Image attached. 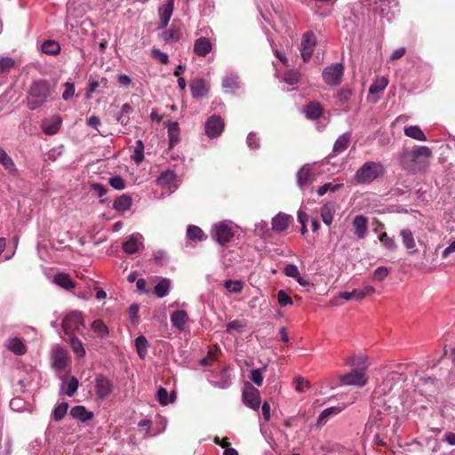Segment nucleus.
<instances>
[{
    "label": "nucleus",
    "instance_id": "nucleus-62",
    "mask_svg": "<svg viewBox=\"0 0 455 455\" xmlns=\"http://www.w3.org/2000/svg\"><path fill=\"white\" fill-rule=\"evenodd\" d=\"M64 87H65V90L62 93V99L67 101L74 97L76 89H75V84L70 82L65 83Z\"/></svg>",
    "mask_w": 455,
    "mask_h": 455
},
{
    "label": "nucleus",
    "instance_id": "nucleus-51",
    "mask_svg": "<svg viewBox=\"0 0 455 455\" xmlns=\"http://www.w3.org/2000/svg\"><path fill=\"white\" fill-rule=\"evenodd\" d=\"M132 158L136 164H140L144 161V144L141 140H138Z\"/></svg>",
    "mask_w": 455,
    "mask_h": 455
},
{
    "label": "nucleus",
    "instance_id": "nucleus-11",
    "mask_svg": "<svg viewBox=\"0 0 455 455\" xmlns=\"http://www.w3.org/2000/svg\"><path fill=\"white\" fill-rule=\"evenodd\" d=\"M314 181V175L312 173V170L310 165L305 164L303 165L297 172V184L300 190L303 192L309 190L313 191V188L311 187Z\"/></svg>",
    "mask_w": 455,
    "mask_h": 455
},
{
    "label": "nucleus",
    "instance_id": "nucleus-49",
    "mask_svg": "<svg viewBox=\"0 0 455 455\" xmlns=\"http://www.w3.org/2000/svg\"><path fill=\"white\" fill-rule=\"evenodd\" d=\"M70 347L73 350V352L78 356V357H84L86 355L85 348L84 347L83 342L76 337L71 336L70 341H69Z\"/></svg>",
    "mask_w": 455,
    "mask_h": 455
},
{
    "label": "nucleus",
    "instance_id": "nucleus-17",
    "mask_svg": "<svg viewBox=\"0 0 455 455\" xmlns=\"http://www.w3.org/2000/svg\"><path fill=\"white\" fill-rule=\"evenodd\" d=\"M174 9V0H166V3L159 7L158 9V15H159V21H158V28H164L173 12Z\"/></svg>",
    "mask_w": 455,
    "mask_h": 455
},
{
    "label": "nucleus",
    "instance_id": "nucleus-47",
    "mask_svg": "<svg viewBox=\"0 0 455 455\" xmlns=\"http://www.w3.org/2000/svg\"><path fill=\"white\" fill-rule=\"evenodd\" d=\"M170 286V281L166 278H162L155 286L154 292L158 298H164L168 295Z\"/></svg>",
    "mask_w": 455,
    "mask_h": 455
},
{
    "label": "nucleus",
    "instance_id": "nucleus-40",
    "mask_svg": "<svg viewBox=\"0 0 455 455\" xmlns=\"http://www.w3.org/2000/svg\"><path fill=\"white\" fill-rule=\"evenodd\" d=\"M388 84V78L387 76H379L373 80L369 87L371 94H377L383 92Z\"/></svg>",
    "mask_w": 455,
    "mask_h": 455
},
{
    "label": "nucleus",
    "instance_id": "nucleus-50",
    "mask_svg": "<svg viewBox=\"0 0 455 455\" xmlns=\"http://www.w3.org/2000/svg\"><path fill=\"white\" fill-rule=\"evenodd\" d=\"M93 331L100 338H105L108 335V327L100 319L94 320L91 325Z\"/></svg>",
    "mask_w": 455,
    "mask_h": 455
},
{
    "label": "nucleus",
    "instance_id": "nucleus-34",
    "mask_svg": "<svg viewBox=\"0 0 455 455\" xmlns=\"http://www.w3.org/2000/svg\"><path fill=\"white\" fill-rule=\"evenodd\" d=\"M304 113L308 119H317L323 114V108L319 102H309L304 108Z\"/></svg>",
    "mask_w": 455,
    "mask_h": 455
},
{
    "label": "nucleus",
    "instance_id": "nucleus-8",
    "mask_svg": "<svg viewBox=\"0 0 455 455\" xmlns=\"http://www.w3.org/2000/svg\"><path fill=\"white\" fill-rule=\"evenodd\" d=\"M243 402L248 407L254 411H258L260 406V395L259 391L251 386V384H246L242 394Z\"/></svg>",
    "mask_w": 455,
    "mask_h": 455
},
{
    "label": "nucleus",
    "instance_id": "nucleus-42",
    "mask_svg": "<svg viewBox=\"0 0 455 455\" xmlns=\"http://www.w3.org/2000/svg\"><path fill=\"white\" fill-rule=\"evenodd\" d=\"M176 180V174L172 171H166L163 172L156 180V182L162 188H170Z\"/></svg>",
    "mask_w": 455,
    "mask_h": 455
},
{
    "label": "nucleus",
    "instance_id": "nucleus-37",
    "mask_svg": "<svg viewBox=\"0 0 455 455\" xmlns=\"http://www.w3.org/2000/svg\"><path fill=\"white\" fill-rule=\"evenodd\" d=\"M6 347L10 351L19 355H24L27 351L25 344L19 338L10 339L7 342Z\"/></svg>",
    "mask_w": 455,
    "mask_h": 455
},
{
    "label": "nucleus",
    "instance_id": "nucleus-64",
    "mask_svg": "<svg viewBox=\"0 0 455 455\" xmlns=\"http://www.w3.org/2000/svg\"><path fill=\"white\" fill-rule=\"evenodd\" d=\"M389 270L386 267H379L373 272V279L378 282L383 281L388 275Z\"/></svg>",
    "mask_w": 455,
    "mask_h": 455
},
{
    "label": "nucleus",
    "instance_id": "nucleus-36",
    "mask_svg": "<svg viewBox=\"0 0 455 455\" xmlns=\"http://www.w3.org/2000/svg\"><path fill=\"white\" fill-rule=\"evenodd\" d=\"M222 86L227 92H234L239 88L238 76L233 73L228 74L223 78Z\"/></svg>",
    "mask_w": 455,
    "mask_h": 455
},
{
    "label": "nucleus",
    "instance_id": "nucleus-24",
    "mask_svg": "<svg viewBox=\"0 0 455 455\" xmlns=\"http://www.w3.org/2000/svg\"><path fill=\"white\" fill-rule=\"evenodd\" d=\"M133 112V108L129 104H124L120 110L115 115V119L117 124L126 126L130 123V116Z\"/></svg>",
    "mask_w": 455,
    "mask_h": 455
},
{
    "label": "nucleus",
    "instance_id": "nucleus-60",
    "mask_svg": "<svg viewBox=\"0 0 455 455\" xmlns=\"http://www.w3.org/2000/svg\"><path fill=\"white\" fill-rule=\"evenodd\" d=\"M244 327H245V324L243 321L235 320V321L229 322L227 324V332L231 333L233 331H235L241 333L243 331Z\"/></svg>",
    "mask_w": 455,
    "mask_h": 455
},
{
    "label": "nucleus",
    "instance_id": "nucleus-3",
    "mask_svg": "<svg viewBox=\"0 0 455 455\" xmlns=\"http://www.w3.org/2000/svg\"><path fill=\"white\" fill-rule=\"evenodd\" d=\"M431 156L432 151L428 147L416 146L412 150L403 153L401 164L408 172H420L427 166Z\"/></svg>",
    "mask_w": 455,
    "mask_h": 455
},
{
    "label": "nucleus",
    "instance_id": "nucleus-57",
    "mask_svg": "<svg viewBox=\"0 0 455 455\" xmlns=\"http://www.w3.org/2000/svg\"><path fill=\"white\" fill-rule=\"evenodd\" d=\"M299 78H300L299 72L295 71V70H290L284 74L283 81L290 85H294L299 83Z\"/></svg>",
    "mask_w": 455,
    "mask_h": 455
},
{
    "label": "nucleus",
    "instance_id": "nucleus-25",
    "mask_svg": "<svg viewBox=\"0 0 455 455\" xmlns=\"http://www.w3.org/2000/svg\"><path fill=\"white\" fill-rule=\"evenodd\" d=\"M400 236L404 247L409 251L410 253H415L417 251L416 243L412 232L409 228H403L400 230Z\"/></svg>",
    "mask_w": 455,
    "mask_h": 455
},
{
    "label": "nucleus",
    "instance_id": "nucleus-54",
    "mask_svg": "<svg viewBox=\"0 0 455 455\" xmlns=\"http://www.w3.org/2000/svg\"><path fill=\"white\" fill-rule=\"evenodd\" d=\"M342 187H343L342 183L333 184L331 182H327V183H324L323 185H322L321 187H319V188L317 189V195L319 196H323L328 191L335 192V191L339 190Z\"/></svg>",
    "mask_w": 455,
    "mask_h": 455
},
{
    "label": "nucleus",
    "instance_id": "nucleus-1",
    "mask_svg": "<svg viewBox=\"0 0 455 455\" xmlns=\"http://www.w3.org/2000/svg\"><path fill=\"white\" fill-rule=\"evenodd\" d=\"M405 376L398 371L389 372L379 384L372 394L375 406L378 410L382 405L394 403L396 405L397 398L403 392Z\"/></svg>",
    "mask_w": 455,
    "mask_h": 455
},
{
    "label": "nucleus",
    "instance_id": "nucleus-21",
    "mask_svg": "<svg viewBox=\"0 0 455 455\" xmlns=\"http://www.w3.org/2000/svg\"><path fill=\"white\" fill-rule=\"evenodd\" d=\"M368 219L363 215H357L353 219L355 235L358 239H364L368 232Z\"/></svg>",
    "mask_w": 455,
    "mask_h": 455
},
{
    "label": "nucleus",
    "instance_id": "nucleus-15",
    "mask_svg": "<svg viewBox=\"0 0 455 455\" xmlns=\"http://www.w3.org/2000/svg\"><path fill=\"white\" fill-rule=\"evenodd\" d=\"M52 366L57 370H64L68 364L67 351L59 345H55L51 353Z\"/></svg>",
    "mask_w": 455,
    "mask_h": 455
},
{
    "label": "nucleus",
    "instance_id": "nucleus-14",
    "mask_svg": "<svg viewBox=\"0 0 455 455\" xmlns=\"http://www.w3.org/2000/svg\"><path fill=\"white\" fill-rule=\"evenodd\" d=\"M95 389L99 399L105 400L113 391V383L104 375H97L95 378Z\"/></svg>",
    "mask_w": 455,
    "mask_h": 455
},
{
    "label": "nucleus",
    "instance_id": "nucleus-52",
    "mask_svg": "<svg viewBox=\"0 0 455 455\" xmlns=\"http://www.w3.org/2000/svg\"><path fill=\"white\" fill-rule=\"evenodd\" d=\"M254 232L257 235L260 236L263 239H267L270 236V231L268 229V224L265 220H260L257 222L254 226Z\"/></svg>",
    "mask_w": 455,
    "mask_h": 455
},
{
    "label": "nucleus",
    "instance_id": "nucleus-43",
    "mask_svg": "<svg viewBox=\"0 0 455 455\" xmlns=\"http://www.w3.org/2000/svg\"><path fill=\"white\" fill-rule=\"evenodd\" d=\"M351 134L349 132H345L340 135L333 145V151L336 154H339L347 149L350 141Z\"/></svg>",
    "mask_w": 455,
    "mask_h": 455
},
{
    "label": "nucleus",
    "instance_id": "nucleus-22",
    "mask_svg": "<svg viewBox=\"0 0 455 455\" xmlns=\"http://www.w3.org/2000/svg\"><path fill=\"white\" fill-rule=\"evenodd\" d=\"M375 4H378V9H379L382 15L387 16L388 20L394 17L399 5L398 0H376Z\"/></svg>",
    "mask_w": 455,
    "mask_h": 455
},
{
    "label": "nucleus",
    "instance_id": "nucleus-53",
    "mask_svg": "<svg viewBox=\"0 0 455 455\" xmlns=\"http://www.w3.org/2000/svg\"><path fill=\"white\" fill-rule=\"evenodd\" d=\"M224 287L231 293H239L243 288V283L240 280H227L224 283Z\"/></svg>",
    "mask_w": 455,
    "mask_h": 455
},
{
    "label": "nucleus",
    "instance_id": "nucleus-19",
    "mask_svg": "<svg viewBox=\"0 0 455 455\" xmlns=\"http://www.w3.org/2000/svg\"><path fill=\"white\" fill-rule=\"evenodd\" d=\"M62 124V118L60 115H55L50 118L44 119L42 123V130L46 135H55Z\"/></svg>",
    "mask_w": 455,
    "mask_h": 455
},
{
    "label": "nucleus",
    "instance_id": "nucleus-6",
    "mask_svg": "<svg viewBox=\"0 0 455 455\" xmlns=\"http://www.w3.org/2000/svg\"><path fill=\"white\" fill-rule=\"evenodd\" d=\"M236 226L231 220H222L212 226L211 236L219 244H225L232 239Z\"/></svg>",
    "mask_w": 455,
    "mask_h": 455
},
{
    "label": "nucleus",
    "instance_id": "nucleus-4",
    "mask_svg": "<svg viewBox=\"0 0 455 455\" xmlns=\"http://www.w3.org/2000/svg\"><path fill=\"white\" fill-rule=\"evenodd\" d=\"M55 92L54 86L46 80L34 82L27 96V105L30 110L42 107Z\"/></svg>",
    "mask_w": 455,
    "mask_h": 455
},
{
    "label": "nucleus",
    "instance_id": "nucleus-59",
    "mask_svg": "<svg viewBox=\"0 0 455 455\" xmlns=\"http://www.w3.org/2000/svg\"><path fill=\"white\" fill-rule=\"evenodd\" d=\"M247 146L251 150L259 149L260 147L259 138L254 132H250L246 140Z\"/></svg>",
    "mask_w": 455,
    "mask_h": 455
},
{
    "label": "nucleus",
    "instance_id": "nucleus-16",
    "mask_svg": "<svg viewBox=\"0 0 455 455\" xmlns=\"http://www.w3.org/2000/svg\"><path fill=\"white\" fill-rule=\"evenodd\" d=\"M375 289L373 286L365 285L362 289H354L352 291H341L339 297L346 300H361L368 295L373 294Z\"/></svg>",
    "mask_w": 455,
    "mask_h": 455
},
{
    "label": "nucleus",
    "instance_id": "nucleus-10",
    "mask_svg": "<svg viewBox=\"0 0 455 455\" xmlns=\"http://www.w3.org/2000/svg\"><path fill=\"white\" fill-rule=\"evenodd\" d=\"M315 44L316 38L312 31H308L303 35L299 51L304 61H308L311 59Z\"/></svg>",
    "mask_w": 455,
    "mask_h": 455
},
{
    "label": "nucleus",
    "instance_id": "nucleus-44",
    "mask_svg": "<svg viewBox=\"0 0 455 455\" xmlns=\"http://www.w3.org/2000/svg\"><path fill=\"white\" fill-rule=\"evenodd\" d=\"M187 236L188 239L194 242L204 241L206 239L204 231L199 227L195 225H189L187 228Z\"/></svg>",
    "mask_w": 455,
    "mask_h": 455
},
{
    "label": "nucleus",
    "instance_id": "nucleus-58",
    "mask_svg": "<svg viewBox=\"0 0 455 455\" xmlns=\"http://www.w3.org/2000/svg\"><path fill=\"white\" fill-rule=\"evenodd\" d=\"M379 241L382 244L390 251H395L397 249V245L393 237H390L387 235V233H383L379 235Z\"/></svg>",
    "mask_w": 455,
    "mask_h": 455
},
{
    "label": "nucleus",
    "instance_id": "nucleus-20",
    "mask_svg": "<svg viewBox=\"0 0 455 455\" xmlns=\"http://www.w3.org/2000/svg\"><path fill=\"white\" fill-rule=\"evenodd\" d=\"M143 237L139 233L132 234L123 243V250L128 254H133L143 245Z\"/></svg>",
    "mask_w": 455,
    "mask_h": 455
},
{
    "label": "nucleus",
    "instance_id": "nucleus-12",
    "mask_svg": "<svg viewBox=\"0 0 455 455\" xmlns=\"http://www.w3.org/2000/svg\"><path fill=\"white\" fill-rule=\"evenodd\" d=\"M224 126L225 124L222 118L219 116L213 115L205 122V133L211 139L217 138L222 133Z\"/></svg>",
    "mask_w": 455,
    "mask_h": 455
},
{
    "label": "nucleus",
    "instance_id": "nucleus-9",
    "mask_svg": "<svg viewBox=\"0 0 455 455\" xmlns=\"http://www.w3.org/2000/svg\"><path fill=\"white\" fill-rule=\"evenodd\" d=\"M84 323L83 315L78 311L68 314L62 321V329L68 335H72Z\"/></svg>",
    "mask_w": 455,
    "mask_h": 455
},
{
    "label": "nucleus",
    "instance_id": "nucleus-48",
    "mask_svg": "<svg viewBox=\"0 0 455 455\" xmlns=\"http://www.w3.org/2000/svg\"><path fill=\"white\" fill-rule=\"evenodd\" d=\"M135 347L140 358L144 359L148 354V342L143 335L135 339Z\"/></svg>",
    "mask_w": 455,
    "mask_h": 455
},
{
    "label": "nucleus",
    "instance_id": "nucleus-30",
    "mask_svg": "<svg viewBox=\"0 0 455 455\" xmlns=\"http://www.w3.org/2000/svg\"><path fill=\"white\" fill-rule=\"evenodd\" d=\"M157 401L162 406H166L168 404L173 403L176 400V392L175 390H172L170 393L164 388L160 387L157 389L156 394Z\"/></svg>",
    "mask_w": 455,
    "mask_h": 455
},
{
    "label": "nucleus",
    "instance_id": "nucleus-18",
    "mask_svg": "<svg viewBox=\"0 0 455 455\" xmlns=\"http://www.w3.org/2000/svg\"><path fill=\"white\" fill-rule=\"evenodd\" d=\"M291 221L292 217L291 215L284 212H279L272 219V230L275 233H282L288 228Z\"/></svg>",
    "mask_w": 455,
    "mask_h": 455
},
{
    "label": "nucleus",
    "instance_id": "nucleus-28",
    "mask_svg": "<svg viewBox=\"0 0 455 455\" xmlns=\"http://www.w3.org/2000/svg\"><path fill=\"white\" fill-rule=\"evenodd\" d=\"M219 378H220L219 380H210L209 381L210 384L212 387H218L220 389H227L231 386V383H232L231 376L229 374L228 368H225L220 371Z\"/></svg>",
    "mask_w": 455,
    "mask_h": 455
},
{
    "label": "nucleus",
    "instance_id": "nucleus-45",
    "mask_svg": "<svg viewBox=\"0 0 455 455\" xmlns=\"http://www.w3.org/2000/svg\"><path fill=\"white\" fill-rule=\"evenodd\" d=\"M78 385V379L76 377H72L68 382H63L61 392H63L68 397H72L76 393Z\"/></svg>",
    "mask_w": 455,
    "mask_h": 455
},
{
    "label": "nucleus",
    "instance_id": "nucleus-63",
    "mask_svg": "<svg viewBox=\"0 0 455 455\" xmlns=\"http://www.w3.org/2000/svg\"><path fill=\"white\" fill-rule=\"evenodd\" d=\"M283 273L286 276L296 279L300 275L299 268L294 264H288L283 268Z\"/></svg>",
    "mask_w": 455,
    "mask_h": 455
},
{
    "label": "nucleus",
    "instance_id": "nucleus-61",
    "mask_svg": "<svg viewBox=\"0 0 455 455\" xmlns=\"http://www.w3.org/2000/svg\"><path fill=\"white\" fill-rule=\"evenodd\" d=\"M108 183L109 185L116 189V190H123L125 188V183H124V179L119 176V175H116V176H113L111 178H109L108 180Z\"/></svg>",
    "mask_w": 455,
    "mask_h": 455
},
{
    "label": "nucleus",
    "instance_id": "nucleus-32",
    "mask_svg": "<svg viewBox=\"0 0 455 455\" xmlns=\"http://www.w3.org/2000/svg\"><path fill=\"white\" fill-rule=\"evenodd\" d=\"M191 93L193 97L202 98L204 97L208 92V88L205 82L203 79H195L190 84Z\"/></svg>",
    "mask_w": 455,
    "mask_h": 455
},
{
    "label": "nucleus",
    "instance_id": "nucleus-39",
    "mask_svg": "<svg viewBox=\"0 0 455 455\" xmlns=\"http://www.w3.org/2000/svg\"><path fill=\"white\" fill-rule=\"evenodd\" d=\"M0 164L9 172L13 173L17 171L13 160L2 147H0Z\"/></svg>",
    "mask_w": 455,
    "mask_h": 455
},
{
    "label": "nucleus",
    "instance_id": "nucleus-5",
    "mask_svg": "<svg viewBox=\"0 0 455 455\" xmlns=\"http://www.w3.org/2000/svg\"><path fill=\"white\" fill-rule=\"evenodd\" d=\"M386 172L384 164L380 162L366 161L354 175V180L360 185H369Z\"/></svg>",
    "mask_w": 455,
    "mask_h": 455
},
{
    "label": "nucleus",
    "instance_id": "nucleus-31",
    "mask_svg": "<svg viewBox=\"0 0 455 455\" xmlns=\"http://www.w3.org/2000/svg\"><path fill=\"white\" fill-rule=\"evenodd\" d=\"M346 364L355 367V370L363 371V372L365 373V371L367 370L369 363L368 359L365 355H354L346 360Z\"/></svg>",
    "mask_w": 455,
    "mask_h": 455
},
{
    "label": "nucleus",
    "instance_id": "nucleus-35",
    "mask_svg": "<svg viewBox=\"0 0 455 455\" xmlns=\"http://www.w3.org/2000/svg\"><path fill=\"white\" fill-rule=\"evenodd\" d=\"M181 36V29L180 28H176L174 25L162 33V38L166 44L178 42Z\"/></svg>",
    "mask_w": 455,
    "mask_h": 455
},
{
    "label": "nucleus",
    "instance_id": "nucleus-33",
    "mask_svg": "<svg viewBox=\"0 0 455 455\" xmlns=\"http://www.w3.org/2000/svg\"><path fill=\"white\" fill-rule=\"evenodd\" d=\"M70 415L82 422H85L93 418V413L86 410L83 405L74 406L70 411Z\"/></svg>",
    "mask_w": 455,
    "mask_h": 455
},
{
    "label": "nucleus",
    "instance_id": "nucleus-2",
    "mask_svg": "<svg viewBox=\"0 0 455 455\" xmlns=\"http://www.w3.org/2000/svg\"><path fill=\"white\" fill-rule=\"evenodd\" d=\"M371 399V413L365 426V433H374L377 430L388 431L392 419H396L397 406L394 403L379 407Z\"/></svg>",
    "mask_w": 455,
    "mask_h": 455
},
{
    "label": "nucleus",
    "instance_id": "nucleus-23",
    "mask_svg": "<svg viewBox=\"0 0 455 455\" xmlns=\"http://www.w3.org/2000/svg\"><path fill=\"white\" fill-rule=\"evenodd\" d=\"M212 50V44L208 37L201 36L195 41L194 52L199 57H205Z\"/></svg>",
    "mask_w": 455,
    "mask_h": 455
},
{
    "label": "nucleus",
    "instance_id": "nucleus-38",
    "mask_svg": "<svg viewBox=\"0 0 455 455\" xmlns=\"http://www.w3.org/2000/svg\"><path fill=\"white\" fill-rule=\"evenodd\" d=\"M53 283L64 289H71L75 287V283L70 275L65 273H59L53 276Z\"/></svg>",
    "mask_w": 455,
    "mask_h": 455
},
{
    "label": "nucleus",
    "instance_id": "nucleus-13",
    "mask_svg": "<svg viewBox=\"0 0 455 455\" xmlns=\"http://www.w3.org/2000/svg\"><path fill=\"white\" fill-rule=\"evenodd\" d=\"M340 381L346 386H355L363 387L366 385L367 379L363 371L352 370L350 372L339 377Z\"/></svg>",
    "mask_w": 455,
    "mask_h": 455
},
{
    "label": "nucleus",
    "instance_id": "nucleus-56",
    "mask_svg": "<svg viewBox=\"0 0 455 455\" xmlns=\"http://www.w3.org/2000/svg\"><path fill=\"white\" fill-rule=\"evenodd\" d=\"M68 409V405L67 403H61L58 406L55 407L52 417L56 421H59L64 418L67 414Z\"/></svg>",
    "mask_w": 455,
    "mask_h": 455
},
{
    "label": "nucleus",
    "instance_id": "nucleus-29",
    "mask_svg": "<svg viewBox=\"0 0 455 455\" xmlns=\"http://www.w3.org/2000/svg\"><path fill=\"white\" fill-rule=\"evenodd\" d=\"M132 204V197L127 194H123L118 196L113 203V208L118 212H127Z\"/></svg>",
    "mask_w": 455,
    "mask_h": 455
},
{
    "label": "nucleus",
    "instance_id": "nucleus-27",
    "mask_svg": "<svg viewBox=\"0 0 455 455\" xmlns=\"http://www.w3.org/2000/svg\"><path fill=\"white\" fill-rule=\"evenodd\" d=\"M335 212H336L335 204L331 202L324 204L323 205V207L321 208V212H320L321 218H322L323 222L326 226H330L332 223L334 215H335Z\"/></svg>",
    "mask_w": 455,
    "mask_h": 455
},
{
    "label": "nucleus",
    "instance_id": "nucleus-26",
    "mask_svg": "<svg viewBox=\"0 0 455 455\" xmlns=\"http://www.w3.org/2000/svg\"><path fill=\"white\" fill-rule=\"evenodd\" d=\"M188 321V315L184 310H176L171 315V323L173 327L183 330Z\"/></svg>",
    "mask_w": 455,
    "mask_h": 455
},
{
    "label": "nucleus",
    "instance_id": "nucleus-41",
    "mask_svg": "<svg viewBox=\"0 0 455 455\" xmlns=\"http://www.w3.org/2000/svg\"><path fill=\"white\" fill-rule=\"evenodd\" d=\"M403 132L406 136L416 140L418 141H426L427 137L425 136L422 130L418 125H411L404 128Z\"/></svg>",
    "mask_w": 455,
    "mask_h": 455
},
{
    "label": "nucleus",
    "instance_id": "nucleus-46",
    "mask_svg": "<svg viewBox=\"0 0 455 455\" xmlns=\"http://www.w3.org/2000/svg\"><path fill=\"white\" fill-rule=\"evenodd\" d=\"M41 51L46 54L56 55L60 52V45L55 40H46L42 44Z\"/></svg>",
    "mask_w": 455,
    "mask_h": 455
},
{
    "label": "nucleus",
    "instance_id": "nucleus-55",
    "mask_svg": "<svg viewBox=\"0 0 455 455\" xmlns=\"http://www.w3.org/2000/svg\"><path fill=\"white\" fill-rule=\"evenodd\" d=\"M265 371L266 367L252 370L250 374L251 380L260 387L263 383V372Z\"/></svg>",
    "mask_w": 455,
    "mask_h": 455
},
{
    "label": "nucleus",
    "instance_id": "nucleus-7",
    "mask_svg": "<svg viewBox=\"0 0 455 455\" xmlns=\"http://www.w3.org/2000/svg\"><path fill=\"white\" fill-rule=\"evenodd\" d=\"M343 73V65L341 63H335L323 69V79L328 85L336 86L340 83Z\"/></svg>",
    "mask_w": 455,
    "mask_h": 455
}]
</instances>
